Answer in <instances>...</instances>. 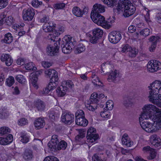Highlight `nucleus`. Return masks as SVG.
Returning a JSON list of instances; mask_svg holds the SVG:
<instances>
[{
	"mask_svg": "<svg viewBox=\"0 0 161 161\" xmlns=\"http://www.w3.org/2000/svg\"><path fill=\"white\" fill-rule=\"evenodd\" d=\"M149 91L148 98L151 102L156 99L161 98V81L156 80L148 86Z\"/></svg>",
	"mask_w": 161,
	"mask_h": 161,
	"instance_id": "f257e3e1",
	"label": "nucleus"
},
{
	"mask_svg": "<svg viewBox=\"0 0 161 161\" xmlns=\"http://www.w3.org/2000/svg\"><path fill=\"white\" fill-rule=\"evenodd\" d=\"M142 109L143 112L139 117L140 120L151 119L152 113L153 112H155V115H157L158 114H161V109L151 104L145 105Z\"/></svg>",
	"mask_w": 161,
	"mask_h": 161,
	"instance_id": "f03ea898",
	"label": "nucleus"
},
{
	"mask_svg": "<svg viewBox=\"0 0 161 161\" xmlns=\"http://www.w3.org/2000/svg\"><path fill=\"white\" fill-rule=\"evenodd\" d=\"M62 42L61 47L62 51L64 53H69L74 47L75 42H74L73 39L69 36H65L62 39Z\"/></svg>",
	"mask_w": 161,
	"mask_h": 161,
	"instance_id": "7ed1b4c3",
	"label": "nucleus"
},
{
	"mask_svg": "<svg viewBox=\"0 0 161 161\" xmlns=\"http://www.w3.org/2000/svg\"><path fill=\"white\" fill-rule=\"evenodd\" d=\"M91 17L92 21L98 25L105 28L108 26V22L106 21L104 17L100 14L91 13Z\"/></svg>",
	"mask_w": 161,
	"mask_h": 161,
	"instance_id": "20e7f679",
	"label": "nucleus"
},
{
	"mask_svg": "<svg viewBox=\"0 0 161 161\" xmlns=\"http://www.w3.org/2000/svg\"><path fill=\"white\" fill-rule=\"evenodd\" d=\"M103 31L99 28L94 29L92 30V35L89 34L90 42L92 44L97 43L99 39L102 37L103 34Z\"/></svg>",
	"mask_w": 161,
	"mask_h": 161,
	"instance_id": "39448f33",
	"label": "nucleus"
},
{
	"mask_svg": "<svg viewBox=\"0 0 161 161\" xmlns=\"http://www.w3.org/2000/svg\"><path fill=\"white\" fill-rule=\"evenodd\" d=\"M147 68L150 72H156L161 69V64L158 61L152 60L148 62Z\"/></svg>",
	"mask_w": 161,
	"mask_h": 161,
	"instance_id": "423d86ee",
	"label": "nucleus"
},
{
	"mask_svg": "<svg viewBox=\"0 0 161 161\" xmlns=\"http://www.w3.org/2000/svg\"><path fill=\"white\" fill-rule=\"evenodd\" d=\"M96 130L94 128L91 127L87 131L86 137L87 141L93 143L98 138V135L96 134Z\"/></svg>",
	"mask_w": 161,
	"mask_h": 161,
	"instance_id": "0eeeda50",
	"label": "nucleus"
},
{
	"mask_svg": "<svg viewBox=\"0 0 161 161\" xmlns=\"http://www.w3.org/2000/svg\"><path fill=\"white\" fill-rule=\"evenodd\" d=\"M59 39L58 41L54 43V45H49L47 47V54L51 56H53L58 54V44H59Z\"/></svg>",
	"mask_w": 161,
	"mask_h": 161,
	"instance_id": "6e6552de",
	"label": "nucleus"
},
{
	"mask_svg": "<svg viewBox=\"0 0 161 161\" xmlns=\"http://www.w3.org/2000/svg\"><path fill=\"white\" fill-rule=\"evenodd\" d=\"M95 96V97H97V94L95 92L92 93L91 96L90 102L89 103L86 104V106L90 111H94L97 108V104L98 102V100L96 99V97H93V96Z\"/></svg>",
	"mask_w": 161,
	"mask_h": 161,
	"instance_id": "1a4fd4ad",
	"label": "nucleus"
},
{
	"mask_svg": "<svg viewBox=\"0 0 161 161\" xmlns=\"http://www.w3.org/2000/svg\"><path fill=\"white\" fill-rule=\"evenodd\" d=\"M122 36L120 32L113 31L110 32L108 36L109 41L114 44L117 43L121 39Z\"/></svg>",
	"mask_w": 161,
	"mask_h": 161,
	"instance_id": "9d476101",
	"label": "nucleus"
},
{
	"mask_svg": "<svg viewBox=\"0 0 161 161\" xmlns=\"http://www.w3.org/2000/svg\"><path fill=\"white\" fill-rule=\"evenodd\" d=\"M35 14L34 9L32 8L27 10L24 9L23 11V17L25 20L31 21Z\"/></svg>",
	"mask_w": 161,
	"mask_h": 161,
	"instance_id": "9b49d317",
	"label": "nucleus"
},
{
	"mask_svg": "<svg viewBox=\"0 0 161 161\" xmlns=\"http://www.w3.org/2000/svg\"><path fill=\"white\" fill-rule=\"evenodd\" d=\"M160 38L157 35L152 36L148 39L149 41L151 43L149 49L151 52H153L155 49L158 42H160Z\"/></svg>",
	"mask_w": 161,
	"mask_h": 161,
	"instance_id": "f8f14e48",
	"label": "nucleus"
},
{
	"mask_svg": "<svg viewBox=\"0 0 161 161\" xmlns=\"http://www.w3.org/2000/svg\"><path fill=\"white\" fill-rule=\"evenodd\" d=\"M58 137V136L56 135L52 136L51 140L47 144L48 147L51 151L54 152L57 151V146L59 142Z\"/></svg>",
	"mask_w": 161,
	"mask_h": 161,
	"instance_id": "ddd939ff",
	"label": "nucleus"
},
{
	"mask_svg": "<svg viewBox=\"0 0 161 161\" xmlns=\"http://www.w3.org/2000/svg\"><path fill=\"white\" fill-rule=\"evenodd\" d=\"M61 118L62 122L67 125H70L74 120V115L69 113L63 114Z\"/></svg>",
	"mask_w": 161,
	"mask_h": 161,
	"instance_id": "4468645a",
	"label": "nucleus"
},
{
	"mask_svg": "<svg viewBox=\"0 0 161 161\" xmlns=\"http://www.w3.org/2000/svg\"><path fill=\"white\" fill-rule=\"evenodd\" d=\"M64 31V27L63 26H59L56 29L54 30L53 34H50L48 36V39L54 41L55 38L60 34H62Z\"/></svg>",
	"mask_w": 161,
	"mask_h": 161,
	"instance_id": "2eb2a0df",
	"label": "nucleus"
},
{
	"mask_svg": "<svg viewBox=\"0 0 161 161\" xmlns=\"http://www.w3.org/2000/svg\"><path fill=\"white\" fill-rule=\"evenodd\" d=\"M124 12L123 15L125 17H128L133 14L136 10V8L131 3L130 5L127 6L123 9Z\"/></svg>",
	"mask_w": 161,
	"mask_h": 161,
	"instance_id": "dca6fc26",
	"label": "nucleus"
},
{
	"mask_svg": "<svg viewBox=\"0 0 161 161\" xmlns=\"http://www.w3.org/2000/svg\"><path fill=\"white\" fill-rule=\"evenodd\" d=\"M72 11L73 14L75 16L77 17H81L83 14H87L88 9L86 8H85L83 10H82L78 7L75 6L73 8Z\"/></svg>",
	"mask_w": 161,
	"mask_h": 161,
	"instance_id": "f3484780",
	"label": "nucleus"
},
{
	"mask_svg": "<svg viewBox=\"0 0 161 161\" xmlns=\"http://www.w3.org/2000/svg\"><path fill=\"white\" fill-rule=\"evenodd\" d=\"M132 3L130 0H119L116 9L118 11H123V9Z\"/></svg>",
	"mask_w": 161,
	"mask_h": 161,
	"instance_id": "a211bd4d",
	"label": "nucleus"
},
{
	"mask_svg": "<svg viewBox=\"0 0 161 161\" xmlns=\"http://www.w3.org/2000/svg\"><path fill=\"white\" fill-rule=\"evenodd\" d=\"M1 61L5 63L7 66L11 65L13 62V59L11 56L8 54L3 53L1 57Z\"/></svg>",
	"mask_w": 161,
	"mask_h": 161,
	"instance_id": "6ab92c4d",
	"label": "nucleus"
},
{
	"mask_svg": "<svg viewBox=\"0 0 161 161\" xmlns=\"http://www.w3.org/2000/svg\"><path fill=\"white\" fill-rule=\"evenodd\" d=\"M56 24L51 21L48 23H45L43 26V31L46 32H49L52 31L51 34H53L54 30H55Z\"/></svg>",
	"mask_w": 161,
	"mask_h": 161,
	"instance_id": "aec40b11",
	"label": "nucleus"
},
{
	"mask_svg": "<svg viewBox=\"0 0 161 161\" xmlns=\"http://www.w3.org/2000/svg\"><path fill=\"white\" fill-rule=\"evenodd\" d=\"M150 142L155 147H158L161 145V139L156 135L154 134L150 136Z\"/></svg>",
	"mask_w": 161,
	"mask_h": 161,
	"instance_id": "412c9836",
	"label": "nucleus"
},
{
	"mask_svg": "<svg viewBox=\"0 0 161 161\" xmlns=\"http://www.w3.org/2000/svg\"><path fill=\"white\" fill-rule=\"evenodd\" d=\"M58 79L57 73L53 75L48 84V87L51 89H55L58 83Z\"/></svg>",
	"mask_w": 161,
	"mask_h": 161,
	"instance_id": "4be33fe9",
	"label": "nucleus"
},
{
	"mask_svg": "<svg viewBox=\"0 0 161 161\" xmlns=\"http://www.w3.org/2000/svg\"><path fill=\"white\" fill-rule=\"evenodd\" d=\"M105 9L104 6L100 4L96 3L93 6L92 10L91 13H94L95 14H99L104 12Z\"/></svg>",
	"mask_w": 161,
	"mask_h": 161,
	"instance_id": "5701e85b",
	"label": "nucleus"
},
{
	"mask_svg": "<svg viewBox=\"0 0 161 161\" xmlns=\"http://www.w3.org/2000/svg\"><path fill=\"white\" fill-rule=\"evenodd\" d=\"M34 124L35 129L39 130L44 127L45 122L43 118L40 117L35 120Z\"/></svg>",
	"mask_w": 161,
	"mask_h": 161,
	"instance_id": "b1692460",
	"label": "nucleus"
},
{
	"mask_svg": "<svg viewBox=\"0 0 161 161\" xmlns=\"http://www.w3.org/2000/svg\"><path fill=\"white\" fill-rule=\"evenodd\" d=\"M35 107L39 111L44 110L45 108V104L41 100L38 99L34 102Z\"/></svg>",
	"mask_w": 161,
	"mask_h": 161,
	"instance_id": "393cba45",
	"label": "nucleus"
},
{
	"mask_svg": "<svg viewBox=\"0 0 161 161\" xmlns=\"http://www.w3.org/2000/svg\"><path fill=\"white\" fill-rule=\"evenodd\" d=\"M119 72L118 71L114 70L110 72L108 80L109 82H115L117 78L119 75Z\"/></svg>",
	"mask_w": 161,
	"mask_h": 161,
	"instance_id": "a878e982",
	"label": "nucleus"
},
{
	"mask_svg": "<svg viewBox=\"0 0 161 161\" xmlns=\"http://www.w3.org/2000/svg\"><path fill=\"white\" fill-rule=\"evenodd\" d=\"M23 157L25 160H31L34 157L32 151L29 149H26L23 154Z\"/></svg>",
	"mask_w": 161,
	"mask_h": 161,
	"instance_id": "bb28decb",
	"label": "nucleus"
},
{
	"mask_svg": "<svg viewBox=\"0 0 161 161\" xmlns=\"http://www.w3.org/2000/svg\"><path fill=\"white\" fill-rule=\"evenodd\" d=\"M122 142L123 144L127 147H130L133 144V142L130 140L127 134L123 135L122 137Z\"/></svg>",
	"mask_w": 161,
	"mask_h": 161,
	"instance_id": "cd10ccee",
	"label": "nucleus"
},
{
	"mask_svg": "<svg viewBox=\"0 0 161 161\" xmlns=\"http://www.w3.org/2000/svg\"><path fill=\"white\" fill-rule=\"evenodd\" d=\"M19 139L20 141L23 143H27L29 141V137L25 131L21 132L19 134Z\"/></svg>",
	"mask_w": 161,
	"mask_h": 161,
	"instance_id": "c85d7f7f",
	"label": "nucleus"
},
{
	"mask_svg": "<svg viewBox=\"0 0 161 161\" xmlns=\"http://www.w3.org/2000/svg\"><path fill=\"white\" fill-rule=\"evenodd\" d=\"M75 123L77 125L86 126L88 124V120L84 118L75 119Z\"/></svg>",
	"mask_w": 161,
	"mask_h": 161,
	"instance_id": "c756f323",
	"label": "nucleus"
},
{
	"mask_svg": "<svg viewBox=\"0 0 161 161\" xmlns=\"http://www.w3.org/2000/svg\"><path fill=\"white\" fill-rule=\"evenodd\" d=\"M67 89L66 86L61 85L56 90V92L58 96H63L66 94Z\"/></svg>",
	"mask_w": 161,
	"mask_h": 161,
	"instance_id": "7c9ffc66",
	"label": "nucleus"
},
{
	"mask_svg": "<svg viewBox=\"0 0 161 161\" xmlns=\"http://www.w3.org/2000/svg\"><path fill=\"white\" fill-rule=\"evenodd\" d=\"M5 21V22L8 25H10L14 22L15 19L12 16H9L5 19L4 18L0 20V23H3V22Z\"/></svg>",
	"mask_w": 161,
	"mask_h": 161,
	"instance_id": "2f4dec72",
	"label": "nucleus"
},
{
	"mask_svg": "<svg viewBox=\"0 0 161 161\" xmlns=\"http://www.w3.org/2000/svg\"><path fill=\"white\" fill-rule=\"evenodd\" d=\"M143 120V119H142L141 120H139L142 129L148 132V131L150 129L149 128L150 126H151V124L150 123L147 121H144L142 122Z\"/></svg>",
	"mask_w": 161,
	"mask_h": 161,
	"instance_id": "473e14b6",
	"label": "nucleus"
},
{
	"mask_svg": "<svg viewBox=\"0 0 161 161\" xmlns=\"http://www.w3.org/2000/svg\"><path fill=\"white\" fill-rule=\"evenodd\" d=\"M151 21L145 17V21H141L138 23L136 24V26L139 28H144L147 26L149 23Z\"/></svg>",
	"mask_w": 161,
	"mask_h": 161,
	"instance_id": "72a5a7b5",
	"label": "nucleus"
},
{
	"mask_svg": "<svg viewBox=\"0 0 161 161\" xmlns=\"http://www.w3.org/2000/svg\"><path fill=\"white\" fill-rule=\"evenodd\" d=\"M13 36L10 33H7L4 36V39L2 40L4 42L9 44L13 41Z\"/></svg>",
	"mask_w": 161,
	"mask_h": 161,
	"instance_id": "f704fd0d",
	"label": "nucleus"
},
{
	"mask_svg": "<svg viewBox=\"0 0 161 161\" xmlns=\"http://www.w3.org/2000/svg\"><path fill=\"white\" fill-rule=\"evenodd\" d=\"M91 77L92 78V82L94 85L98 86L101 85V82L96 75V73H92Z\"/></svg>",
	"mask_w": 161,
	"mask_h": 161,
	"instance_id": "c9c22d12",
	"label": "nucleus"
},
{
	"mask_svg": "<svg viewBox=\"0 0 161 161\" xmlns=\"http://www.w3.org/2000/svg\"><path fill=\"white\" fill-rule=\"evenodd\" d=\"M67 146V143L64 141H60L57 146V150H64Z\"/></svg>",
	"mask_w": 161,
	"mask_h": 161,
	"instance_id": "e433bc0d",
	"label": "nucleus"
},
{
	"mask_svg": "<svg viewBox=\"0 0 161 161\" xmlns=\"http://www.w3.org/2000/svg\"><path fill=\"white\" fill-rule=\"evenodd\" d=\"M37 79L38 78L37 77H36L33 74L32 75L31 77L30 78L31 82L32 84V85L36 89H37L38 87L37 83Z\"/></svg>",
	"mask_w": 161,
	"mask_h": 161,
	"instance_id": "4c0bfd02",
	"label": "nucleus"
},
{
	"mask_svg": "<svg viewBox=\"0 0 161 161\" xmlns=\"http://www.w3.org/2000/svg\"><path fill=\"white\" fill-rule=\"evenodd\" d=\"M10 129L7 127H2L0 128V134L3 136L8 134L10 132Z\"/></svg>",
	"mask_w": 161,
	"mask_h": 161,
	"instance_id": "58836bf2",
	"label": "nucleus"
},
{
	"mask_svg": "<svg viewBox=\"0 0 161 161\" xmlns=\"http://www.w3.org/2000/svg\"><path fill=\"white\" fill-rule=\"evenodd\" d=\"M9 116L8 112L5 109L0 110V119H5L7 118Z\"/></svg>",
	"mask_w": 161,
	"mask_h": 161,
	"instance_id": "ea45409f",
	"label": "nucleus"
},
{
	"mask_svg": "<svg viewBox=\"0 0 161 161\" xmlns=\"http://www.w3.org/2000/svg\"><path fill=\"white\" fill-rule=\"evenodd\" d=\"M149 129L148 131V132L152 133L155 132L160 129L154 122L153 124H151Z\"/></svg>",
	"mask_w": 161,
	"mask_h": 161,
	"instance_id": "a19ab883",
	"label": "nucleus"
},
{
	"mask_svg": "<svg viewBox=\"0 0 161 161\" xmlns=\"http://www.w3.org/2000/svg\"><path fill=\"white\" fill-rule=\"evenodd\" d=\"M155 119L154 122L159 129L161 128V114H158L157 115H155Z\"/></svg>",
	"mask_w": 161,
	"mask_h": 161,
	"instance_id": "79ce46f5",
	"label": "nucleus"
},
{
	"mask_svg": "<svg viewBox=\"0 0 161 161\" xmlns=\"http://www.w3.org/2000/svg\"><path fill=\"white\" fill-rule=\"evenodd\" d=\"M14 79L13 77L10 76L6 80L5 83L6 85L9 87H11L14 83Z\"/></svg>",
	"mask_w": 161,
	"mask_h": 161,
	"instance_id": "37998d69",
	"label": "nucleus"
},
{
	"mask_svg": "<svg viewBox=\"0 0 161 161\" xmlns=\"http://www.w3.org/2000/svg\"><path fill=\"white\" fill-rule=\"evenodd\" d=\"M103 1L109 7L115 6L117 3L116 0H103Z\"/></svg>",
	"mask_w": 161,
	"mask_h": 161,
	"instance_id": "c03bdc74",
	"label": "nucleus"
},
{
	"mask_svg": "<svg viewBox=\"0 0 161 161\" xmlns=\"http://www.w3.org/2000/svg\"><path fill=\"white\" fill-rule=\"evenodd\" d=\"M15 78L17 81L21 84H25L26 81L23 75H16Z\"/></svg>",
	"mask_w": 161,
	"mask_h": 161,
	"instance_id": "a18cd8bd",
	"label": "nucleus"
},
{
	"mask_svg": "<svg viewBox=\"0 0 161 161\" xmlns=\"http://www.w3.org/2000/svg\"><path fill=\"white\" fill-rule=\"evenodd\" d=\"M54 89H51L48 87V85L42 90L40 91L39 94L42 95H43L47 94L49 92Z\"/></svg>",
	"mask_w": 161,
	"mask_h": 161,
	"instance_id": "49530a36",
	"label": "nucleus"
},
{
	"mask_svg": "<svg viewBox=\"0 0 161 161\" xmlns=\"http://www.w3.org/2000/svg\"><path fill=\"white\" fill-rule=\"evenodd\" d=\"M86 47L85 46L82 44L80 43L77 46V48L76 50V53H80L84 51Z\"/></svg>",
	"mask_w": 161,
	"mask_h": 161,
	"instance_id": "de8ad7c7",
	"label": "nucleus"
},
{
	"mask_svg": "<svg viewBox=\"0 0 161 161\" xmlns=\"http://www.w3.org/2000/svg\"><path fill=\"white\" fill-rule=\"evenodd\" d=\"M32 62H30L26 64L25 65V67L26 70H35L36 68Z\"/></svg>",
	"mask_w": 161,
	"mask_h": 161,
	"instance_id": "09e8293b",
	"label": "nucleus"
},
{
	"mask_svg": "<svg viewBox=\"0 0 161 161\" xmlns=\"http://www.w3.org/2000/svg\"><path fill=\"white\" fill-rule=\"evenodd\" d=\"M150 30L147 28H145L140 31V34L143 36H148L150 33Z\"/></svg>",
	"mask_w": 161,
	"mask_h": 161,
	"instance_id": "8fccbe9b",
	"label": "nucleus"
},
{
	"mask_svg": "<svg viewBox=\"0 0 161 161\" xmlns=\"http://www.w3.org/2000/svg\"><path fill=\"white\" fill-rule=\"evenodd\" d=\"M75 119L84 118L85 114L84 112L82 110H78L77 111L75 114Z\"/></svg>",
	"mask_w": 161,
	"mask_h": 161,
	"instance_id": "3c124183",
	"label": "nucleus"
},
{
	"mask_svg": "<svg viewBox=\"0 0 161 161\" xmlns=\"http://www.w3.org/2000/svg\"><path fill=\"white\" fill-rule=\"evenodd\" d=\"M18 124L20 126H22L27 125L28 124V120L25 118H22L19 119Z\"/></svg>",
	"mask_w": 161,
	"mask_h": 161,
	"instance_id": "603ef678",
	"label": "nucleus"
},
{
	"mask_svg": "<svg viewBox=\"0 0 161 161\" xmlns=\"http://www.w3.org/2000/svg\"><path fill=\"white\" fill-rule=\"evenodd\" d=\"M42 4V2L39 1L38 0H32L31 2L32 6L35 8H37L39 7Z\"/></svg>",
	"mask_w": 161,
	"mask_h": 161,
	"instance_id": "864d4df0",
	"label": "nucleus"
},
{
	"mask_svg": "<svg viewBox=\"0 0 161 161\" xmlns=\"http://www.w3.org/2000/svg\"><path fill=\"white\" fill-rule=\"evenodd\" d=\"M114 107L113 102L110 100H108L106 103V108L107 110H111Z\"/></svg>",
	"mask_w": 161,
	"mask_h": 161,
	"instance_id": "5fc2aeb1",
	"label": "nucleus"
},
{
	"mask_svg": "<svg viewBox=\"0 0 161 161\" xmlns=\"http://www.w3.org/2000/svg\"><path fill=\"white\" fill-rule=\"evenodd\" d=\"M57 71L55 70L52 69L46 70L45 71V74L49 76L57 74Z\"/></svg>",
	"mask_w": 161,
	"mask_h": 161,
	"instance_id": "6e6d98bb",
	"label": "nucleus"
},
{
	"mask_svg": "<svg viewBox=\"0 0 161 161\" xmlns=\"http://www.w3.org/2000/svg\"><path fill=\"white\" fill-rule=\"evenodd\" d=\"M129 55L131 57H135L138 53V51H136V49L131 47V50L129 51Z\"/></svg>",
	"mask_w": 161,
	"mask_h": 161,
	"instance_id": "4d7b16f0",
	"label": "nucleus"
},
{
	"mask_svg": "<svg viewBox=\"0 0 161 161\" xmlns=\"http://www.w3.org/2000/svg\"><path fill=\"white\" fill-rule=\"evenodd\" d=\"M65 6V4L64 3H58L53 5V7L56 9H62Z\"/></svg>",
	"mask_w": 161,
	"mask_h": 161,
	"instance_id": "13d9d810",
	"label": "nucleus"
},
{
	"mask_svg": "<svg viewBox=\"0 0 161 161\" xmlns=\"http://www.w3.org/2000/svg\"><path fill=\"white\" fill-rule=\"evenodd\" d=\"M93 161H106L105 158L101 159L97 154H94L92 156Z\"/></svg>",
	"mask_w": 161,
	"mask_h": 161,
	"instance_id": "bf43d9fd",
	"label": "nucleus"
},
{
	"mask_svg": "<svg viewBox=\"0 0 161 161\" xmlns=\"http://www.w3.org/2000/svg\"><path fill=\"white\" fill-rule=\"evenodd\" d=\"M8 0H0V9L3 8L7 5Z\"/></svg>",
	"mask_w": 161,
	"mask_h": 161,
	"instance_id": "052dcab7",
	"label": "nucleus"
},
{
	"mask_svg": "<svg viewBox=\"0 0 161 161\" xmlns=\"http://www.w3.org/2000/svg\"><path fill=\"white\" fill-rule=\"evenodd\" d=\"M43 161H59V160L56 157L51 156L46 157Z\"/></svg>",
	"mask_w": 161,
	"mask_h": 161,
	"instance_id": "680f3d73",
	"label": "nucleus"
},
{
	"mask_svg": "<svg viewBox=\"0 0 161 161\" xmlns=\"http://www.w3.org/2000/svg\"><path fill=\"white\" fill-rule=\"evenodd\" d=\"M101 116L104 118H108L110 116V113L108 111H104L100 113Z\"/></svg>",
	"mask_w": 161,
	"mask_h": 161,
	"instance_id": "e2e57ef3",
	"label": "nucleus"
},
{
	"mask_svg": "<svg viewBox=\"0 0 161 161\" xmlns=\"http://www.w3.org/2000/svg\"><path fill=\"white\" fill-rule=\"evenodd\" d=\"M130 50H131L130 47L128 44H126L123 46L122 52L123 53L128 52Z\"/></svg>",
	"mask_w": 161,
	"mask_h": 161,
	"instance_id": "0e129e2a",
	"label": "nucleus"
},
{
	"mask_svg": "<svg viewBox=\"0 0 161 161\" xmlns=\"http://www.w3.org/2000/svg\"><path fill=\"white\" fill-rule=\"evenodd\" d=\"M153 100L151 102L153 103L156 105L158 107L161 108V98L159 99L157 98L156 100Z\"/></svg>",
	"mask_w": 161,
	"mask_h": 161,
	"instance_id": "69168bd1",
	"label": "nucleus"
},
{
	"mask_svg": "<svg viewBox=\"0 0 161 161\" xmlns=\"http://www.w3.org/2000/svg\"><path fill=\"white\" fill-rule=\"evenodd\" d=\"M5 138L6 139L7 143H8L7 144L10 143L13 141V136L12 134H8L7 137Z\"/></svg>",
	"mask_w": 161,
	"mask_h": 161,
	"instance_id": "338daca9",
	"label": "nucleus"
},
{
	"mask_svg": "<svg viewBox=\"0 0 161 161\" xmlns=\"http://www.w3.org/2000/svg\"><path fill=\"white\" fill-rule=\"evenodd\" d=\"M150 157L149 158L150 159H153L156 156V153L154 149L152 148L149 152Z\"/></svg>",
	"mask_w": 161,
	"mask_h": 161,
	"instance_id": "774afa93",
	"label": "nucleus"
}]
</instances>
